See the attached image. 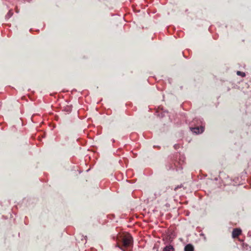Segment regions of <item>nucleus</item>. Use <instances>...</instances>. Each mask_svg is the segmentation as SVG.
Listing matches in <instances>:
<instances>
[{"mask_svg":"<svg viewBox=\"0 0 251 251\" xmlns=\"http://www.w3.org/2000/svg\"><path fill=\"white\" fill-rule=\"evenodd\" d=\"M13 13L12 12V11L11 10H9L8 13L6 15V17L8 19L10 18L13 15Z\"/></svg>","mask_w":251,"mask_h":251,"instance_id":"nucleus-6","label":"nucleus"},{"mask_svg":"<svg viewBox=\"0 0 251 251\" xmlns=\"http://www.w3.org/2000/svg\"><path fill=\"white\" fill-rule=\"evenodd\" d=\"M16 12H18L17 8H16Z\"/></svg>","mask_w":251,"mask_h":251,"instance_id":"nucleus-8","label":"nucleus"},{"mask_svg":"<svg viewBox=\"0 0 251 251\" xmlns=\"http://www.w3.org/2000/svg\"><path fill=\"white\" fill-rule=\"evenodd\" d=\"M122 245L118 247L123 251H129L128 248L133 245V239L130 234L127 233L120 237Z\"/></svg>","mask_w":251,"mask_h":251,"instance_id":"nucleus-1","label":"nucleus"},{"mask_svg":"<svg viewBox=\"0 0 251 251\" xmlns=\"http://www.w3.org/2000/svg\"><path fill=\"white\" fill-rule=\"evenodd\" d=\"M194 248L192 244H187L184 248V251H194Z\"/></svg>","mask_w":251,"mask_h":251,"instance_id":"nucleus-4","label":"nucleus"},{"mask_svg":"<svg viewBox=\"0 0 251 251\" xmlns=\"http://www.w3.org/2000/svg\"><path fill=\"white\" fill-rule=\"evenodd\" d=\"M241 230L239 228H235L233 229L232 233V237L235 238L239 236L241 234Z\"/></svg>","mask_w":251,"mask_h":251,"instance_id":"nucleus-3","label":"nucleus"},{"mask_svg":"<svg viewBox=\"0 0 251 251\" xmlns=\"http://www.w3.org/2000/svg\"><path fill=\"white\" fill-rule=\"evenodd\" d=\"M174 249L171 245L167 246L164 248L163 251H174Z\"/></svg>","mask_w":251,"mask_h":251,"instance_id":"nucleus-5","label":"nucleus"},{"mask_svg":"<svg viewBox=\"0 0 251 251\" xmlns=\"http://www.w3.org/2000/svg\"><path fill=\"white\" fill-rule=\"evenodd\" d=\"M237 75H241L242 76V77H244L246 75H245V73H244V72H240V71H237Z\"/></svg>","mask_w":251,"mask_h":251,"instance_id":"nucleus-7","label":"nucleus"},{"mask_svg":"<svg viewBox=\"0 0 251 251\" xmlns=\"http://www.w3.org/2000/svg\"><path fill=\"white\" fill-rule=\"evenodd\" d=\"M204 128L203 126H201L200 127H195L191 128V131L196 134L202 133L204 131Z\"/></svg>","mask_w":251,"mask_h":251,"instance_id":"nucleus-2","label":"nucleus"}]
</instances>
